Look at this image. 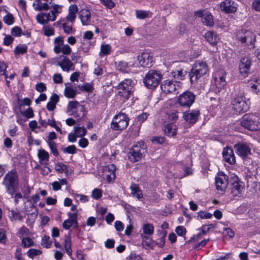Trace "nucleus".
<instances>
[{
	"mask_svg": "<svg viewBox=\"0 0 260 260\" xmlns=\"http://www.w3.org/2000/svg\"><path fill=\"white\" fill-rule=\"evenodd\" d=\"M147 152V147L143 141H140L134 145L130 149L128 157L132 162L140 161L145 156Z\"/></svg>",
	"mask_w": 260,
	"mask_h": 260,
	"instance_id": "obj_1",
	"label": "nucleus"
},
{
	"mask_svg": "<svg viewBox=\"0 0 260 260\" xmlns=\"http://www.w3.org/2000/svg\"><path fill=\"white\" fill-rule=\"evenodd\" d=\"M208 70L207 64L203 61H197L193 64L189 73L190 82L193 83L206 74Z\"/></svg>",
	"mask_w": 260,
	"mask_h": 260,
	"instance_id": "obj_2",
	"label": "nucleus"
},
{
	"mask_svg": "<svg viewBox=\"0 0 260 260\" xmlns=\"http://www.w3.org/2000/svg\"><path fill=\"white\" fill-rule=\"evenodd\" d=\"M241 124L250 131H257L260 129V119L255 114H246L242 117Z\"/></svg>",
	"mask_w": 260,
	"mask_h": 260,
	"instance_id": "obj_3",
	"label": "nucleus"
},
{
	"mask_svg": "<svg viewBox=\"0 0 260 260\" xmlns=\"http://www.w3.org/2000/svg\"><path fill=\"white\" fill-rule=\"evenodd\" d=\"M18 184V176L15 171L9 172L4 177L3 184L5 186L7 192L13 196Z\"/></svg>",
	"mask_w": 260,
	"mask_h": 260,
	"instance_id": "obj_4",
	"label": "nucleus"
},
{
	"mask_svg": "<svg viewBox=\"0 0 260 260\" xmlns=\"http://www.w3.org/2000/svg\"><path fill=\"white\" fill-rule=\"evenodd\" d=\"M162 75L159 71L151 70L143 78V82L145 86L149 89H154L159 84Z\"/></svg>",
	"mask_w": 260,
	"mask_h": 260,
	"instance_id": "obj_5",
	"label": "nucleus"
},
{
	"mask_svg": "<svg viewBox=\"0 0 260 260\" xmlns=\"http://www.w3.org/2000/svg\"><path fill=\"white\" fill-rule=\"evenodd\" d=\"M134 83L131 79H125L120 82L117 86V95L125 101L128 100L133 91Z\"/></svg>",
	"mask_w": 260,
	"mask_h": 260,
	"instance_id": "obj_6",
	"label": "nucleus"
},
{
	"mask_svg": "<svg viewBox=\"0 0 260 260\" xmlns=\"http://www.w3.org/2000/svg\"><path fill=\"white\" fill-rule=\"evenodd\" d=\"M128 121L127 115L121 112L113 117L111 122V128L114 131H122L127 126Z\"/></svg>",
	"mask_w": 260,
	"mask_h": 260,
	"instance_id": "obj_7",
	"label": "nucleus"
},
{
	"mask_svg": "<svg viewBox=\"0 0 260 260\" xmlns=\"http://www.w3.org/2000/svg\"><path fill=\"white\" fill-rule=\"evenodd\" d=\"M232 104L234 110L239 113L246 111L249 108L248 104L245 101L243 92L241 91L233 98Z\"/></svg>",
	"mask_w": 260,
	"mask_h": 260,
	"instance_id": "obj_8",
	"label": "nucleus"
},
{
	"mask_svg": "<svg viewBox=\"0 0 260 260\" xmlns=\"http://www.w3.org/2000/svg\"><path fill=\"white\" fill-rule=\"evenodd\" d=\"M232 181L231 193L234 197H241L244 190V184L238 176L235 174H232L231 177Z\"/></svg>",
	"mask_w": 260,
	"mask_h": 260,
	"instance_id": "obj_9",
	"label": "nucleus"
},
{
	"mask_svg": "<svg viewBox=\"0 0 260 260\" xmlns=\"http://www.w3.org/2000/svg\"><path fill=\"white\" fill-rule=\"evenodd\" d=\"M235 152L242 159H245L251 154V145L245 142H239L234 146Z\"/></svg>",
	"mask_w": 260,
	"mask_h": 260,
	"instance_id": "obj_10",
	"label": "nucleus"
},
{
	"mask_svg": "<svg viewBox=\"0 0 260 260\" xmlns=\"http://www.w3.org/2000/svg\"><path fill=\"white\" fill-rule=\"evenodd\" d=\"M195 95L190 91H186L179 95L177 103L184 108H189L194 103Z\"/></svg>",
	"mask_w": 260,
	"mask_h": 260,
	"instance_id": "obj_11",
	"label": "nucleus"
},
{
	"mask_svg": "<svg viewBox=\"0 0 260 260\" xmlns=\"http://www.w3.org/2000/svg\"><path fill=\"white\" fill-rule=\"evenodd\" d=\"M237 37L242 43L251 45L255 41V35L251 31L241 29L237 32Z\"/></svg>",
	"mask_w": 260,
	"mask_h": 260,
	"instance_id": "obj_12",
	"label": "nucleus"
},
{
	"mask_svg": "<svg viewBox=\"0 0 260 260\" xmlns=\"http://www.w3.org/2000/svg\"><path fill=\"white\" fill-rule=\"evenodd\" d=\"M226 73L223 70H219L213 74L214 83L216 87V92H220L226 84Z\"/></svg>",
	"mask_w": 260,
	"mask_h": 260,
	"instance_id": "obj_13",
	"label": "nucleus"
},
{
	"mask_svg": "<svg viewBox=\"0 0 260 260\" xmlns=\"http://www.w3.org/2000/svg\"><path fill=\"white\" fill-rule=\"evenodd\" d=\"M179 82L170 80H165L161 85V89L166 93H173L180 88Z\"/></svg>",
	"mask_w": 260,
	"mask_h": 260,
	"instance_id": "obj_14",
	"label": "nucleus"
},
{
	"mask_svg": "<svg viewBox=\"0 0 260 260\" xmlns=\"http://www.w3.org/2000/svg\"><path fill=\"white\" fill-rule=\"evenodd\" d=\"M56 19V16L53 15L50 11L48 13L41 12L36 15L37 22L42 25L47 24L49 22H53Z\"/></svg>",
	"mask_w": 260,
	"mask_h": 260,
	"instance_id": "obj_15",
	"label": "nucleus"
},
{
	"mask_svg": "<svg viewBox=\"0 0 260 260\" xmlns=\"http://www.w3.org/2000/svg\"><path fill=\"white\" fill-rule=\"evenodd\" d=\"M229 184L228 177L223 172L218 173L215 178V185L217 190L224 191Z\"/></svg>",
	"mask_w": 260,
	"mask_h": 260,
	"instance_id": "obj_16",
	"label": "nucleus"
},
{
	"mask_svg": "<svg viewBox=\"0 0 260 260\" xmlns=\"http://www.w3.org/2000/svg\"><path fill=\"white\" fill-rule=\"evenodd\" d=\"M200 112L198 110H192L183 113V118L184 121L190 124H194L198 120Z\"/></svg>",
	"mask_w": 260,
	"mask_h": 260,
	"instance_id": "obj_17",
	"label": "nucleus"
},
{
	"mask_svg": "<svg viewBox=\"0 0 260 260\" xmlns=\"http://www.w3.org/2000/svg\"><path fill=\"white\" fill-rule=\"evenodd\" d=\"M197 17L202 18V23L206 26H212L214 24L213 16L211 14L205 11H198L194 13Z\"/></svg>",
	"mask_w": 260,
	"mask_h": 260,
	"instance_id": "obj_18",
	"label": "nucleus"
},
{
	"mask_svg": "<svg viewBox=\"0 0 260 260\" xmlns=\"http://www.w3.org/2000/svg\"><path fill=\"white\" fill-rule=\"evenodd\" d=\"M116 168L113 164H109L104 166L102 170V176L104 178L107 179L109 182H111L115 178Z\"/></svg>",
	"mask_w": 260,
	"mask_h": 260,
	"instance_id": "obj_19",
	"label": "nucleus"
},
{
	"mask_svg": "<svg viewBox=\"0 0 260 260\" xmlns=\"http://www.w3.org/2000/svg\"><path fill=\"white\" fill-rule=\"evenodd\" d=\"M237 4L233 0H224L220 4L221 10L226 13H234L237 10Z\"/></svg>",
	"mask_w": 260,
	"mask_h": 260,
	"instance_id": "obj_20",
	"label": "nucleus"
},
{
	"mask_svg": "<svg viewBox=\"0 0 260 260\" xmlns=\"http://www.w3.org/2000/svg\"><path fill=\"white\" fill-rule=\"evenodd\" d=\"M139 64L143 67L152 66V58L148 52H142L138 57Z\"/></svg>",
	"mask_w": 260,
	"mask_h": 260,
	"instance_id": "obj_21",
	"label": "nucleus"
},
{
	"mask_svg": "<svg viewBox=\"0 0 260 260\" xmlns=\"http://www.w3.org/2000/svg\"><path fill=\"white\" fill-rule=\"evenodd\" d=\"M73 25L72 23L70 24L65 19H61L54 23V26L59 28L62 27L64 32L68 35L74 32L75 30L73 28Z\"/></svg>",
	"mask_w": 260,
	"mask_h": 260,
	"instance_id": "obj_22",
	"label": "nucleus"
},
{
	"mask_svg": "<svg viewBox=\"0 0 260 260\" xmlns=\"http://www.w3.org/2000/svg\"><path fill=\"white\" fill-rule=\"evenodd\" d=\"M56 64L64 72H69L75 70L74 63L66 56H64L61 61H57Z\"/></svg>",
	"mask_w": 260,
	"mask_h": 260,
	"instance_id": "obj_23",
	"label": "nucleus"
},
{
	"mask_svg": "<svg viewBox=\"0 0 260 260\" xmlns=\"http://www.w3.org/2000/svg\"><path fill=\"white\" fill-rule=\"evenodd\" d=\"M251 66L250 60L246 57L243 58L239 64V71L241 74L245 77L249 72Z\"/></svg>",
	"mask_w": 260,
	"mask_h": 260,
	"instance_id": "obj_24",
	"label": "nucleus"
},
{
	"mask_svg": "<svg viewBox=\"0 0 260 260\" xmlns=\"http://www.w3.org/2000/svg\"><path fill=\"white\" fill-rule=\"evenodd\" d=\"M68 215L69 218L65 220L62 223V227L66 229H69L72 226L74 225L75 227L78 226V222L77 220V214L76 213H69Z\"/></svg>",
	"mask_w": 260,
	"mask_h": 260,
	"instance_id": "obj_25",
	"label": "nucleus"
},
{
	"mask_svg": "<svg viewBox=\"0 0 260 260\" xmlns=\"http://www.w3.org/2000/svg\"><path fill=\"white\" fill-rule=\"evenodd\" d=\"M222 155L225 161L229 164L232 165L236 162L234 151L231 148L228 147L224 148L222 151Z\"/></svg>",
	"mask_w": 260,
	"mask_h": 260,
	"instance_id": "obj_26",
	"label": "nucleus"
},
{
	"mask_svg": "<svg viewBox=\"0 0 260 260\" xmlns=\"http://www.w3.org/2000/svg\"><path fill=\"white\" fill-rule=\"evenodd\" d=\"M74 110H77L78 111H80L82 113V116H85V109L83 105H80L77 101H70L67 107V110L69 112L73 111Z\"/></svg>",
	"mask_w": 260,
	"mask_h": 260,
	"instance_id": "obj_27",
	"label": "nucleus"
},
{
	"mask_svg": "<svg viewBox=\"0 0 260 260\" xmlns=\"http://www.w3.org/2000/svg\"><path fill=\"white\" fill-rule=\"evenodd\" d=\"M78 12V6L76 5H71L69 8L68 14L64 18L66 21L74 24L76 18V14Z\"/></svg>",
	"mask_w": 260,
	"mask_h": 260,
	"instance_id": "obj_28",
	"label": "nucleus"
},
{
	"mask_svg": "<svg viewBox=\"0 0 260 260\" xmlns=\"http://www.w3.org/2000/svg\"><path fill=\"white\" fill-rule=\"evenodd\" d=\"M79 17L83 25H87L90 24L91 14L88 10L82 9L80 10Z\"/></svg>",
	"mask_w": 260,
	"mask_h": 260,
	"instance_id": "obj_29",
	"label": "nucleus"
},
{
	"mask_svg": "<svg viewBox=\"0 0 260 260\" xmlns=\"http://www.w3.org/2000/svg\"><path fill=\"white\" fill-rule=\"evenodd\" d=\"M64 95L68 99H73L77 94L75 88L70 83L65 84Z\"/></svg>",
	"mask_w": 260,
	"mask_h": 260,
	"instance_id": "obj_30",
	"label": "nucleus"
},
{
	"mask_svg": "<svg viewBox=\"0 0 260 260\" xmlns=\"http://www.w3.org/2000/svg\"><path fill=\"white\" fill-rule=\"evenodd\" d=\"M248 86L256 94H260V79L253 77L248 82Z\"/></svg>",
	"mask_w": 260,
	"mask_h": 260,
	"instance_id": "obj_31",
	"label": "nucleus"
},
{
	"mask_svg": "<svg viewBox=\"0 0 260 260\" xmlns=\"http://www.w3.org/2000/svg\"><path fill=\"white\" fill-rule=\"evenodd\" d=\"M206 40L212 45H215L219 40V38L217 34L212 31H209L204 35Z\"/></svg>",
	"mask_w": 260,
	"mask_h": 260,
	"instance_id": "obj_32",
	"label": "nucleus"
},
{
	"mask_svg": "<svg viewBox=\"0 0 260 260\" xmlns=\"http://www.w3.org/2000/svg\"><path fill=\"white\" fill-rule=\"evenodd\" d=\"M164 131L166 135L169 137L174 136L176 134V125L173 123L167 124L164 126Z\"/></svg>",
	"mask_w": 260,
	"mask_h": 260,
	"instance_id": "obj_33",
	"label": "nucleus"
},
{
	"mask_svg": "<svg viewBox=\"0 0 260 260\" xmlns=\"http://www.w3.org/2000/svg\"><path fill=\"white\" fill-rule=\"evenodd\" d=\"M131 190V194L134 197L137 198L138 200H141L143 198V196L142 191L140 190L138 185L132 183L130 186Z\"/></svg>",
	"mask_w": 260,
	"mask_h": 260,
	"instance_id": "obj_34",
	"label": "nucleus"
},
{
	"mask_svg": "<svg viewBox=\"0 0 260 260\" xmlns=\"http://www.w3.org/2000/svg\"><path fill=\"white\" fill-rule=\"evenodd\" d=\"M34 9L37 11H47L50 6L47 3H43L40 0H36L33 4Z\"/></svg>",
	"mask_w": 260,
	"mask_h": 260,
	"instance_id": "obj_35",
	"label": "nucleus"
},
{
	"mask_svg": "<svg viewBox=\"0 0 260 260\" xmlns=\"http://www.w3.org/2000/svg\"><path fill=\"white\" fill-rule=\"evenodd\" d=\"M187 71L178 68L171 72L172 77L177 80H182L184 78V76L186 75Z\"/></svg>",
	"mask_w": 260,
	"mask_h": 260,
	"instance_id": "obj_36",
	"label": "nucleus"
},
{
	"mask_svg": "<svg viewBox=\"0 0 260 260\" xmlns=\"http://www.w3.org/2000/svg\"><path fill=\"white\" fill-rule=\"evenodd\" d=\"M64 43L62 37L59 36L55 38L54 41V47L53 51L56 54L59 53L60 47H61Z\"/></svg>",
	"mask_w": 260,
	"mask_h": 260,
	"instance_id": "obj_37",
	"label": "nucleus"
},
{
	"mask_svg": "<svg viewBox=\"0 0 260 260\" xmlns=\"http://www.w3.org/2000/svg\"><path fill=\"white\" fill-rule=\"evenodd\" d=\"M72 246V241L70 236H66L65 237L64 242H63V246L64 249L67 252V253L71 256L72 254V250L71 248Z\"/></svg>",
	"mask_w": 260,
	"mask_h": 260,
	"instance_id": "obj_38",
	"label": "nucleus"
},
{
	"mask_svg": "<svg viewBox=\"0 0 260 260\" xmlns=\"http://www.w3.org/2000/svg\"><path fill=\"white\" fill-rule=\"evenodd\" d=\"M116 69L122 73L127 72L129 70V67L126 62L121 60L115 62Z\"/></svg>",
	"mask_w": 260,
	"mask_h": 260,
	"instance_id": "obj_39",
	"label": "nucleus"
},
{
	"mask_svg": "<svg viewBox=\"0 0 260 260\" xmlns=\"http://www.w3.org/2000/svg\"><path fill=\"white\" fill-rule=\"evenodd\" d=\"M111 51V47L110 45L107 44H102L101 46V49L99 55L101 57H103L104 56L110 54Z\"/></svg>",
	"mask_w": 260,
	"mask_h": 260,
	"instance_id": "obj_40",
	"label": "nucleus"
},
{
	"mask_svg": "<svg viewBox=\"0 0 260 260\" xmlns=\"http://www.w3.org/2000/svg\"><path fill=\"white\" fill-rule=\"evenodd\" d=\"M143 233L141 234H144L145 236H150L154 233V227L152 224L150 223H145L142 226Z\"/></svg>",
	"mask_w": 260,
	"mask_h": 260,
	"instance_id": "obj_41",
	"label": "nucleus"
},
{
	"mask_svg": "<svg viewBox=\"0 0 260 260\" xmlns=\"http://www.w3.org/2000/svg\"><path fill=\"white\" fill-rule=\"evenodd\" d=\"M11 216L10 217L11 220L21 221L25 217L24 214H22L19 211H17L14 210H11Z\"/></svg>",
	"mask_w": 260,
	"mask_h": 260,
	"instance_id": "obj_42",
	"label": "nucleus"
},
{
	"mask_svg": "<svg viewBox=\"0 0 260 260\" xmlns=\"http://www.w3.org/2000/svg\"><path fill=\"white\" fill-rule=\"evenodd\" d=\"M27 51V46L25 44H19L14 49V53L16 55H22Z\"/></svg>",
	"mask_w": 260,
	"mask_h": 260,
	"instance_id": "obj_43",
	"label": "nucleus"
},
{
	"mask_svg": "<svg viewBox=\"0 0 260 260\" xmlns=\"http://www.w3.org/2000/svg\"><path fill=\"white\" fill-rule=\"evenodd\" d=\"M55 170L60 173L67 174L68 167L62 162H57L55 165Z\"/></svg>",
	"mask_w": 260,
	"mask_h": 260,
	"instance_id": "obj_44",
	"label": "nucleus"
},
{
	"mask_svg": "<svg viewBox=\"0 0 260 260\" xmlns=\"http://www.w3.org/2000/svg\"><path fill=\"white\" fill-rule=\"evenodd\" d=\"M50 8L52 9L50 12L52 13L53 15H55L57 17L59 14L61 13L62 6L57 4H53L50 6Z\"/></svg>",
	"mask_w": 260,
	"mask_h": 260,
	"instance_id": "obj_45",
	"label": "nucleus"
},
{
	"mask_svg": "<svg viewBox=\"0 0 260 260\" xmlns=\"http://www.w3.org/2000/svg\"><path fill=\"white\" fill-rule=\"evenodd\" d=\"M38 156L41 161H47L49 159V153L44 149L38 151Z\"/></svg>",
	"mask_w": 260,
	"mask_h": 260,
	"instance_id": "obj_46",
	"label": "nucleus"
},
{
	"mask_svg": "<svg viewBox=\"0 0 260 260\" xmlns=\"http://www.w3.org/2000/svg\"><path fill=\"white\" fill-rule=\"evenodd\" d=\"M3 20L8 25H11L14 22V18L13 15L10 13H8L7 14L3 17Z\"/></svg>",
	"mask_w": 260,
	"mask_h": 260,
	"instance_id": "obj_47",
	"label": "nucleus"
},
{
	"mask_svg": "<svg viewBox=\"0 0 260 260\" xmlns=\"http://www.w3.org/2000/svg\"><path fill=\"white\" fill-rule=\"evenodd\" d=\"M74 129L75 133L79 138L83 137L86 133V129L84 127L75 126Z\"/></svg>",
	"mask_w": 260,
	"mask_h": 260,
	"instance_id": "obj_48",
	"label": "nucleus"
},
{
	"mask_svg": "<svg viewBox=\"0 0 260 260\" xmlns=\"http://www.w3.org/2000/svg\"><path fill=\"white\" fill-rule=\"evenodd\" d=\"M21 245L23 247H29L34 246V242L32 240L28 237L22 238Z\"/></svg>",
	"mask_w": 260,
	"mask_h": 260,
	"instance_id": "obj_49",
	"label": "nucleus"
},
{
	"mask_svg": "<svg viewBox=\"0 0 260 260\" xmlns=\"http://www.w3.org/2000/svg\"><path fill=\"white\" fill-rule=\"evenodd\" d=\"M43 30L44 31V35L46 36L49 37L54 35V28L50 25L43 26Z\"/></svg>",
	"mask_w": 260,
	"mask_h": 260,
	"instance_id": "obj_50",
	"label": "nucleus"
},
{
	"mask_svg": "<svg viewBox=\"0 0 260 260\" xmlns=\"http://www.w3.org/2000/svg\"><path fill=\"white\" fill-rule=\"evenodd\" d=\"M136 17L140 19H144L148 17L149 12L144 10H136Z\"/></svg>",
	"mask_w": 260,
	"mask_h": 260,
	"instance_id": "obj_51",
	"label": "nucleus"
},
{
	"mask_svg": "<svg viewBox=\"0 0 260 260\" xmlns=\"http://www.w3.org/2000/svg\"><path fill=\"white\" fill-rule=\"evenodd\" d=\"M141 237L142 239L143 243L148 247H151L153 245V241L148 236H145L144 234H141Z\"/></svg>",
	"mask_w": 260,
	"mask_h": 260,
	"instance_id": "obj_52",
	"label": "nucleus"
},
{
	"mask_svg": "<svg viewBox=\"0 0 260 260\" xmlns=\"http://www.w3.org/2000/svg\"><path fill=\"white\" fill-rule=\"evenodd\" d=\"M48 144L52 154L55 156H57L59 153L57 149L56 143L53 141H49Z\"/></svg>",
	"mask_w": 260,
	"mask_h": 260,
	"instance_id": "obj_53",
	"label": "nucleus"
},
{
	"mask_svg": "<svg viewBox=\"0 0 260 260\" xmlns=\"http://www.w3.org/2000/svg\"><path fill=\"white\" fill-rule=\"evenodd\" d=\"M71 51L72 49L68 44H63L60 47L59 53L61 52L64 55H68L71 53Z\"/></svg>",
	"mask_w": 260,
	"mask_h": 260,
	"instance_id": "obj_54",
	"label": "nucleus"
},
{
	"mask_svg": "<svg viewBox=\"0 0 260 260\" xmlns=\"http://www.w3.org/2000/svg\"><path fill=\"white\" fill-rule=\"evenodd\" d=\"M197 214L198 219H210L213 215L211 213L205 211H199Z\"/></svg>",
	"mask_w": 260,
	"mask_h": 260,
	"instance_id": "obj_55",
	"label": "nucleus"
},
{
	"mask_svg": "<svg viewBox=\"0 0 260 260\" xmlns=\"http://www.w3.org/2000/svg\"><path fill=\"white\" fill-rule=\"evenodd\" d=\"M41 251L36 249H30L27 252V254L29 257L33 258L35 256L41 254Z\"/></svg>",
	"mask_w": 260,
	"mask_h": 260,
	"instance_id": "obj_56",
	"label": "nucleus"
},
{
	"mask_svg": "<svg viewBox=\"0 0 260 260\" xmlns=\"http://www.w3.org/2000/svg\"><path fill=\"white\" fill-rule=\"evenodd\" d=\"M102 196V191L100 189L95 188L94 189L91 193V197L95 200H98L100 199Z\"/></svg>",
	"mask_w": 260,
	"mask_h": 260,
	"instance_id": "obj_57",
	"label": "nucleus"
},
{
	"mask_svg": "<svg viewBox=\"0 0 260 260\" xmlns=\"http://www.w3.org/2000/svg\"><path fill=\"white\" fill-rule=\"evenodd\" d=\"M11 34L14 37H20L22 34V30L19 26H15L11 29Z\"/></svg>",
	"mask_w": 260,
	"mask_h": 260,
	"instance_id": "obj_58",
	"label": "nucleus"
},
{
	"mask_svg": "<svg viewBox=\"0 0 260 260\" xmlns=\"http://www.w3.org/2000/svg\"><path fill=\"white\" fill-rule=\"evenodd\" d=\"M28 229L26 227L23 226L19 229L17 233V235L20 238H24V236H27L28 235Z\"/></svg>",
	"mask_w": 260,
	"mask_h": 260,
	"instance_id": "obj_59",
	"label": "nucleus"
},
{
	"mask_svg": "<svg viewBox=\"0 0 260 260\" xmlns=\"http://www.w3.org/2000/svg\"><path fill=\"white\" fill-rule=\"evenodd\" d=\"M74 196L76 199H79V201L82 203H86L89 201V197L86 195L75 193Z\"/></svg>",
	"mask_w": 260,
	"mask_h": 260,
	"instance_id": "obj_60",
	"label": "nucleus"
},
{
	"mask_svg": "<svg viewBox=\"0 0 260 260\" xmlns=\"http://www.w3.org/2000/svg\"><path fill=\"white\" fill-rule=\"evenodd\" d=\"M41 244L46 248L50 247L51 244V241L50 240V238L48 236L43 237L42 239Z\"/></svg>",
	"mask_w": 260,
	"mask_h": 260,
	"instance_id": "obj_61",
	"label": "nucleus"
},
{
	"mask_svg": "<svg viewBox=\"0 0 260 260\" xmlns=\"http://www.w3.org/2000/svg\"><path fill=\"white\" fill-rule=\"evenodd\" d=\"M63 152L69 154H75L76 153V147L75 145H70L63 150Z\"/></svg>",
	"mask_w": 260,
	"mask_h": 260,
	"instance_id": "obj_62",
	"label": "nucleus"
},
{
	"mask_svg": "<svg viewBox=\"0 0 260 260\" xmlns=\"http://www.w3.org/2000/svg\"><path fill=\"white\" fill-rule=\"evenodd\" d=\"M175 232L178 236H183L186 234V231L183 226H178L175 229Z\"/></svg>",
	"mask_w": 260,
	"mask_h": 260,
	"instance_id": "obj_63",
	"label": "nucleus"
},
{
	"mask_svg": "<svg viewBox=\"0 0 260 260\" xmlns=\"http://www.w3.org/2000/svg\"><path fill=\"white\" fill-rule=\"evenodd\" d=\"M21 114L27 118L34 117L33 111L30 108H27L25 111L21 112Z\"/></svg>",
	"mask_w": 260,
	"mask_h": 260,
	"instance_id": "obj_64",
	"label": "nucleus"
}]
</instances>
